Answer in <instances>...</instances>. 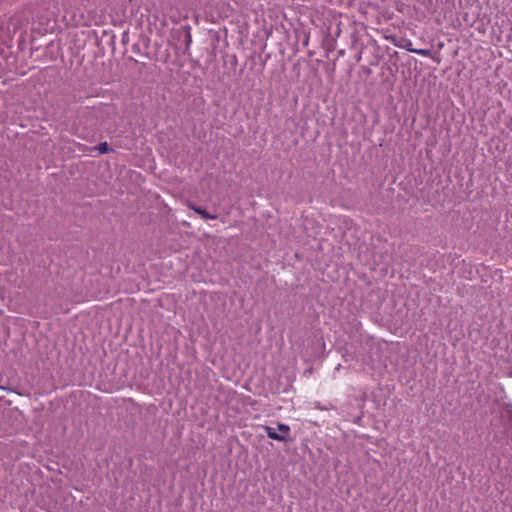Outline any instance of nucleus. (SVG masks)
<instances>
[{
    "label": "nucleus",
    "instance_id": "1",
    "mask_svg": "<svg viewBox=\"0 0 512 512\" xmlns=\"http://www.w3.org/2000/svg\"><path fill=\"white\" fill-rule=\"evenodd\" d=\"M263 429L270 439L286 442L289 438L290 427L286 424H278L277 430L280 433H275V429L270 426H264Z\"/></svg>",
    "mask_w": 512,
    "mask_h": 512
},
{
    "label": "nucleus",
    "instance_id": "3",
    "mask_svg": "<svg viewBox=\"0 0 512 512\" xmlns=\"http://www.w3.org/2000/svg\"><path fill=\"white\" fill-rule=\"evenodd\" d=\"M189 208L192 209L197 214H199L203 219H216V215L210 214L200 207L190 204Z\"/></svg>",
    "mask_w": 512,
    "mask_h": 512
},
{
    "label": "nucleus",
    "instance_id": "4",
    "mask_svg": "<svg viewBox=\"0 0 512 512\" xmlns=\"http://www.w3.org/2000/svg\"><path fill=\"white\" fill-rule=\"evenodd\" d=\"M91 151L97 150L100 154H106L109 152L108 144L107 142L100 143L97 147L90 148Z\"/></svg>",
    "mask_w": 512,
    "mask_h": 512
},
{
    "label": "nucleus",
    "instance_id": "5",
    "mask_svg": "<svg viewBox=\"0 0 512 512\" xmlns=\"http://www.w3.org/2000/svg\"><path fill=\"white\" fill-rule=\"evenodd\" d=\"M412 53H415V54H418V55L424 56V57H430L431 56V51L429 49H417V48H415V50H412Z\"/></svg>",
    "mask_w": 512,
    "mask_h": 512
},
{
    "label": "nucleus",
    "instance_id": "2",
    "mask_svg": "<svg viewBox=\"0 0 512 512\" xmlns=\"http://www.w3.org/2000/svg\"><path fill=\"white\" fill-rule=\"evenodd\" d=\"M386 38L388 40H390L395 46L404 48L409 52H412V50H415V48L412 46V42L410 40H407L406 44H401L397 41L396 37H394V36H390V37H386Z\"/></svg>",
    "mask_w": 512,
    "mask_h": 512
}]
</instances>
